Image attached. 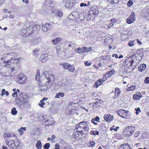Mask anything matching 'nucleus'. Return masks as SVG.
<instances>
[{"label": "nucleus", "mask_w": 149, "mask_h": 149, "mask_svg": "<svg viewBox=\"0 0 149 149\" xmlns=\"http://www.w3.org/2000/svg\"><path fill=\"white\" fill-rule=\"evenodd\" d=\"M42 76H45L46 80L45 84L49 87L52 84L55 79L54 76L51 72L45 71L42 74Z\"/></svg>", "instance_id": "f257e3e1"}, {"label": "nucleus", "mask_w": 149, "mask_h": 149, "mask_svg": "<svg viewBox=\"0 0 149 149\" xmlns=\"http://www.w3.org/2000/svg\"><path fill=\"white\" fill-rule=\"evenodd\" d=\"M21 59L20 58L16 59L12 58L6 61H4L3 62V65H5V67H8V66L13 67L14 65H16L17 63H19Z\"/></svg>", "instance_id": "f03ea898"}, {"label": "nucleus", "mask_w": 149, "mask_h": 149, "mask_svg": "<svg viewBox=\"0 0 149 149\" xmlns=\"http://www.w3.org/2000/svg\"><path fill=\"white\" fill-rule=\"evenodd\" d=\"M135 128L133 126H129L127 127L123 132V134L125 137L127 138L134 133Z\"/></svg>", "instance_id": "7ed1b4c3"}, {"label": "nucleus", "mask_w": 149, "mask_h": 149, "mask_svg": "<svg viewBox=\"0 0 149 149\" xmlns=\"http://www.w3.org/2000/svg\"><path fill=\"white\" fill-rule=\"evenodd\" d=\"M28 78L26 76L22 73L19 74L16 78V81L20 84H24L27 81Z\"/></svg>", "instance_id": "20e7f679"}, {"label": "nucleus", "mask_w": 149, "mask_h": 149, "mask_svg": "<svg viewBox=\"0 0 149 149\" xmlns=\"http://www.w3.org/2000/svg\"><path fill=\"white\" fill-rule=\"evenodd\" d=\"M18 98L19 100L20 104L22 105L23 104H27L29 102L27 95L25 93H22L18 96Z\"/></svg>", "instance_id": "39448f33"}, {"label": "nucleus", "mask_w": 149, "mask_h": 149, "mask_svg": "<svg viewBox=\"0 0 149 149\" xmlns=\"http://www.w3.org/2000/svg\"><path fill=\"white\" fill-rule=\"evenodd\" d=\"M59 64L62 65L64 69L68 70L70 72H73L75 70L74 66L73 65H70L68 63L65 62L61 63Z\"/></svg>", "instance_id": "423d86ee"}, {"label": "nucleus", "mask_w": 149, "mask_h": 149, "mask_svg": "<svg viewBox=\"0 0 149 149\" xmlns=\"http://www.w3.org/2000/svg\"><path fill=\"white\" fill-rule=\"evenodd\" d=\"M118 114L121 117L127 119L130 116V112L123 109H121L117 111Z\"/></svg>", "instance_id": "0eeeda50"}, {"label": "nucleus", "mask_w": 149, "mask_h": 149, "mask_svg": "<svg viewBox=\"0 0 149 149\" xmlns=\"http://www.w3.org/2000/svg\"><path fill=\"white\" fill-rule=\"evenodd\" d=\"M39 25H35L34 24L31 25L30 26H29L27 28L26 32L28 34H31L33 33L35 31H36V28L39 27Z\"/></svg>", "instance_id": "6e6552de"}, {"label": "nucleus", "mask_w": 149, "mask_h": 149, "mask_svg": "<svg viewBox=\"0 0 149 149\" xmlns=\"http://www.w3.org/2000/svg\"><path fill=\"white\" fill-rule=\"evenodd\" d=\"M53 1H51V0H47L45 2L43 6L44 8H46L47 9L46 10H44L47 11H48L47 10H48L51 9L53 6Z\"/></svg>", "instance_id": "1a4fd4ad"}, {"label": "nucleus", "mask_w": 149, "mask_h": 149, "mask_svg": "<svg viewBox=\"0 0 149 149\" xmlns=\"http://www.w3.org/2000/svg\"><path fill=\"white\" fill-rule=\"evenodd\" d=\"M89 125V123L88 121L86 122H82L76 125V128H77V130H78L80 132V133L81 134L82 132L81 129H82L86 125L88 126Z\"/></svg>", "instance_id": "9d476101"}, {"label": "nucleus", "mask_w": 149, "mask_h": 149, "mask_svg": "<svg viewBox=\"0 0 149 149\" xmlns=\"http://www.w3.org/2000/svg\"><path fill=\"white\" fill-rule=\"evenodd\" d=\"M64 3H65V6L66 8H70L77 3L75 0H64Z\"/></svg>", "instance_id": "9b49d317"}, {"label": "nucleus", "mask_w": 149, "mask_h": 149, "mask_svg": "<svg viewBox=\"0 0 149 149\" xmlns=\"http://www.w3.org/2000/svg\"><path fill=\"white\" fill-rule=\"evenodd\" d=\"M21 143L18 139L9 144V148H11L13 149H16L21 146Z\"/></svg>", "instance_id": "f8f14e48"}, {"label": "nucleus", "mask_w": 149, "mask_h": 149, "mask_svg": "<svg viewBox=\"0 0 149 149\" xmlns=\"http://www.w3.org/2000/svg\"><path fill=\"white\" fill-rule=\"evenodd\" d=\"M18 139L15 135L13 134H10L8 137V139H6L7 145L9 146V144L13 142L14 141Z\"/></svg>", "instance_id": "ddd939ff"}, {"label": "nucleus", "mask_w": 149, "mask_h": 149, "mask_svg": "<svg viewBox=\"0 0 149 149\" xmlns=\"http://www.w3.org/2000/svg\"><path fill=\"white\" fill-rule=\"evenodd\" d=\"M135 20V16L134 13L132 12L130 16L127 19V22L129 24H130L133 22Z\"/></svg>", "instance_id": "4468645a"}, {"label": "nucleus", "mask_w": 149, "mask_h": 149, "mask_svg": "<svg viewBox=\"0 0 149 149\" xmlns=\"http://www.w3.org/2000/svg\"><path fill=\"white\" fill-rule=\"evenodd\" d=\"M52 27V25L49 24H46L43 25L42 27L43 31L45 32L49 31L51 29Z\"/></svg>", "instance_id": "2eb2a0df"}, {"label": "nucleus", "mask_w": 149, "mask_h": 149, "mask_svg": "<svg viewBox=\"0 0 149 149\" xmlns=\"http://www.w3.org/2000/svg\"><path fill=\"white\" fill-rule=\"evenodd\" d=\"M133 56V55H132V56L131 57L130 56L129 58L128 59H126V63L127 62H129L130 63L129 66H131V67L132 66L133 68H134L135 67V66H136L137 65L136 64H133V63L134 62V60H130L132 58Z\"/></svg>", "instance_id": "dca6fc26"}, {"label": "nucleus", "mask_w": 149, "mask_h": 149, "mask_svg": "<svg viewBox=\"0 0 149 149\" xmlns=\"http://www.w3.org/2000/svg\"><path fill=\"white\" fill-rule=\"evenodd\" d=\"M48 54L47 53L41 54L39 60L43 62H45L48 59Z\"/></svg>", "instance_id": "f3484780"}, {"label": "nucleus", "mask_w": 149, "mask_h": 149, "mask_svg": "<svg viewBox=\"0 0 149 149\" xmlns=\"http://www.w3.org/2000/svg\"><path fill=\"white\" fill-rule=\"evenodd\" d=\"M8 70H7L6 73H7L8 75V76H10V74H12L13 72L15 70H16L17 69L15 67L13 66L12 67L8 66Z\"/></svg>", "instance_id": "a211bd4d"}, {"label": "nucleus", "mask_w": 149, "mask_h": 149, "mask_svg": "<svg viewBox=\"0 0 149 149\" xmlns=\"http://www.w3.org/2000/svg\"><path fill=\"white\" fill-rule=\"evenodd\" d=\"M39 89L42 91H47L49 87L48 85H41L40 84L39 85Z\"/></svg>", "instance_id": "6ab92c4d"}, {"label": "nucleus", "mask_w": 149, "mask_h": 149, "mask_svg": "<svg viewBox=\"0 0 149 149\" xmlns=\"http://www.w3.org/2000/svg\"><path fill=\"white\" fill-rule=\"evenodd\" d=\"M115 71L113 70H112L111 71H109L105 75H103V78L105 77V80H106L107 79L111 77L113 74L114 73Z\"/></svg>", "instance_id": "aec40b11"}, {"label": "nucleus", "mask_w": 149, "mask_h": 149, "mask_svg": "<svg viewBox=\"0 0 149 149\" xmlns=\"http://www.w3.org/2000/svg\"><path fill=\"white\" fill-rule=\"evenodd\" d=\"M104 120L107 121L109 122L113 120V117L112 115L109 114H107L104 117Z\"/></svg>", "instance_id": "412c9836"}, {"label": "nucleus", "mask_w": 149, "mask_h": 149, "mask_svg": "<svg viewBox=\"0 0 149 149\" xmlns=\"http://www.w3.org/2000/svg\"><path fill=\"white\" fill-rule=\"evenodd\" d=\"M79 133L80 134V132L77 130V128H76V129L74 130L73 134L74 137L76 139L79 137Z\"/></svg>", "instance_id": "4be33fe9"}, {"label": "nucleus", "mask_w": 149, "mask_h": 149, "mask_svg": "<svg viewBox=\"0 0 149 149\" xmlns=\"http://www.w3.org/2000/svg\"><path fill=\"white\" fill-rule=\"evenodd\" d=\"M120 92L119 88H115V95L113 97L115 99H116L117 97L120 94Z\"/></svg>", "instance_id": "5701e85b"}, {"label": "nucleus", "mask_w": 149, "mask_h": 149, "mask_svg": "<svg viewBox=\"0 0 149 149\" xmlns=\"http://www.w3.org/2000/svg\"><path fill=\"white\" fill-rule=\"evenodd\" d=\"M61 40V38H56L52 40V42L54 45H56L60 42Z\"/></svg>", "instance_id": "b1692460"}, {"label": "nucleus", "mask_w": 149, "mask_h": 149, "mask_svg": "<svg viewBox=\"0 0 149 149\" xmlns=\"http://www.w3.org/2000/svg\"><path fill=\"white\" fill-rule=\"evenodd\" d=\"M119 149H130V146L128 144H124L121 145Z\"/></svg>", "instance_id": "393cba45"}, {"label": "nucleus", "mask_w": 149, "mask_h": 149, "mask_svg": "<svg viewBox=\"0 0 149 149\" xmlns=\"http://www.w3.org/2000/svg\"><path fill=\"white\" fill-rule=\"evenodd\" d=\"M65 94L64 93L59 92L56 93L55 97L56 98H60L61 97H63Z\"/></svg>", "instance_id": "a878e982"}, {"label": "nucleus", "mask_w": 149, "mask_h": 149, "mask_svg": "<svg viewBox=\"0 0 149 149\" xmlns=\"http://www.w3.org/2000/svg\"><path fill=\"white\" fill-rule=\"evenodd\" d=\"M43 76H42V74L40 76V71L38 70L37 72V74L36 76V79L37 81H38L39 78L42 79Z\"/></svg>", "instance_id": "bb28decb"}, {"label": "nucleus", "mask_w": 149, "mask_h": 149, "mask_svg": "<svg viewBox=\"0 0 149 149\" xmlns=\"http://www.w3.org/2000/svg\"><path fill=\"white\" fill-rule=\"evenodd\" d=\"M146 67V65L145 64H143L140 65L138 67V69L141 72L145 69Z\"/></svg>", "instance_id": "cd10ccee"}, {"label": "nucleus", "mask_w": 149, "mask_h": 149, "mask_svg": "<svg viewBox=\"0 0 149 149\" xmlns=\"http://www.w3.org/2000/svg\"><path fill=\"white\" fill-rule=\"evenodd\" d=\"M75 51L76 52L79 53H82L84 52V49H83V47L81 48L79 47L75 49Z\"/></svg>", "instance_id": "c85d7f7f"}, {"label": "nucleus", "mask_w": 149, "mask_h": 149, "mask_svg": "<svg viewBox=\"0 0 149 149\" xmlns=\"http://www.w3.org/2000/svg\"><path fill=\"white\" fill-rule=\"evenodd\" d=\"M26 127H22L20 129H18V131L19 132L20 134L22 135L23 134L24 131H26Z\"/></svg>", "instance_id": "c756f323"}, {"label": "nucleus", "mask_w": 149, "mask_h": 149, "mask_svg": "<svg viewBox=\"0 0 149 149\" xmlns=\"http://www.w3.org/2000/svg\"><path fill=\"white\" fill-rule=\"evenodd\" d=\"M36 147L38 149L41 148L42 147V143L40 140H38L37 141V143L36 144Z\"/></svg>", "instance_id": "7c9ffc66"}, {"label": "nucleus", "mask_w": 149, "mask_h": 149, "mask_svg": "<svg viewBox=\"0 0 149 149\" xmlns=\"http://www.w3.org/2000/svg\"><path fill=\"white\" fill-rule=\"evenodd\" d=\"M55 15L56 16H58L59 17H61L63 15V14L62 12L60 10H57L55 12Z\"/></svg>", "instance_id": "2f4dec72"}, {"label": "nucleus", "mask_w": 149, "mask_h": 149, "mask_svg": "<svg viewBox=\"0 0 149 149\" xmlns=\"http://www.w3.org/2000/svg\"><path fill=\"white\" fill-rule=\"evenodd\" d=\"M40 50V49L38 48H36L33 51V54L34 56H37L38 54V53Z\"/></svg>", "instance_id": "473e14b6"}, {"label": "nucleus", "mask_w": 149, "mask_h": 149, "mask_svg": "<svg viewBox=\"0 0 149 149\" xmlns=\"http://www.w3.org/2000/svg\"><path fill=\"white\" fill-rule=\"evenodd\" d=\"M5 94H6V96H8L9 94V92L8 91H6L5 89H3L1 91V95L2 96Z\"/></svg>", "instance_id": "72a5a7b5"}, {"label": "nucleus", "mask_w": 149, "mask_h": 149, "mask_svg": "<svg viewBox=\"0 0 149 149\" xmlns=\"http://www.w3.org/2000/svg\"><path fill=\"white\" fill-rule=\"evenodd\" d=\"M83 49H84V52H89L92 50V48L91 47H83Z\"/></svg>", "instance_id": "f704fd0d"}, {"label": "nucleus", "mask_w": 149, "mask_h": 149, "mask_svg": "<svg viewBox=\"0 0 149 149\" xmlns=\"http://www.w3.org/2000/svg\"><path fill=\"white\" fill-rule=\"evenodd\" d=\"M82 129L85 131L86 132V133L88 132L90 130L88 125L87 126L86 125L85 126H84Z\"/></svg>", "instance_id": "c9c22d12"}, {"label": "nucleus", "mask_w": 149, "mask_h": 149, "mask_svg": "<svg viewBox=\"0 0 149 149\" xmlns=\"http://www.w3.org/2000/svg\"><path fill=\"white\" fill-rule=\"evenodd\" d=\"M17 113V111L16 110V108L15 107L13 108L11 110V114L13 115H15Z\"/></svg>", "instance_id": "e433bc0d"}, {"label": "nucleus", "mask_w": 149, "mask_h": 149, "mask_svg": "<svg viewBox=\"0 0 149 149\" xmlns=\"http://www.w3.org/2000/svg\"><path fill=\"white\" fill-rule=\"evenodd\" d=\"M136 88V86L134 85H132L129 88H128L127 89V91H132L134 90Z\"/></svg>", "instance_id": "4c0bfd02"}, {"label": "nucleus", "mask_w": 149, "mask_h": 149, "mask_svg": "<svg viewBox=\"0 0 149 149\" xmlns=\"http://www.w3.org/2000/svg\"><path fill=\"white\" fill-rule=\"evenodd\" d=\"M111 3L112 4H113L114 3H120L121 1V0H111Z\"/></svg>", "instance_id": "58836bf2"}, {"label": "nucleus", "mask_w": 149, "mask_h": 149, "mask_svg": "<svg viewBox=\"0 0 149 149\" xmlns=\"http://www.w3.org/2000/svg\"><path fill=\"white\" fill-rule=\"evenodd\" d=\"M134 40H130L128 43V45L130 47L134 46Z\"/></svg>", "instance_id": "ea45409f"}, {"label": "nucleus", "mask_w": 149, "mask_h": 149, "mask_svg": "<svg viewBox=\"0 0 149 149\" xmlns=\"http://www.w3.org/2000/svg\"><path fill=\"white\" fill-rule=\"evenodd\" d=\"M141 97L139 96H137V95H134L133 96V98L134 100H137L140 99Z\"/></svg>", "instance_id": "a19ab883"}, {"label": "nucleus", "mask_w": 149, "mask_h": 149, "mask_svg": "<svg viewBox=\"0 0 149 149\" xmlns=\"http://www.w3.org/2000/svg\"><path fill=\"white\" fill-rule=\"evenodd\" d=\"M50 145L49 143H46L43 146L44 149H49L50 147Z\"/></svg>", "instance_id": "79ce46f5"}, {"label": "nucleus", "mask_w": 149, "mask_h": 149, "mask_svg": "<svg viewBox=\"0 0 149 149\" xmlns=\"http://www.w3.org/2000/svg\"><path fill=\"white\" fill-rule=\"evenodd\" d=\"M101 85V84L99 83V81H96L95 83V85H94V86L95 88H97Z\"/></svg>", "instance_id": "37998d69"}, {"label": "nucleus", "mask_w": 149, "mask_h": 149, "mask_svg": "<svg viewBox=\"0 0 149 149\" xmlns=\"http://www.w3.org/2000/svg\"><path fill=\"white\" fill-rule=\"evenodd\" d=\"M45 104V103L44 101H42V100H41L39 104V106L41 107H44V105Z\"/></svg>", "instance_id": "c03bdc74"}, {"label": "nucleus", "mask_w": 149, "mask_h": 149, "mask_svg": "<svg viewBox=\"0 0 149 149\" xmlns=\"http://www.w3.org/2000/svg\"><path fill=\"white\" fill-rule=\"evenodd\" d=\"M90 133L91 134L98 135L99 134V132L97 131H92L90 132Z\"/></svg>", "instance_id": "a18cd8bd"}, {"label": "nucleus", "mask_w": 149, "mask_h": 149, "mask_svg": "<svg viewBox=\"0 0 149 149\" xmlns=\"http://www.w3.org/2000/svg\"><path fill=\"white\" fill-rule=\"evenodd\" d=\"M47 123H48V125H51L54 124L55 121L53 120H51L48 121Z\"/></svg>", "instance_id": "49530a36"}, {"label": "nucleus", "mask_w": 149, "mask_h": 149, "mask_svg": "<svg viewBox=\"0 0 149 149\" xmlns=\"http://www.w3.org/2000/svg\"><path fill=\"white\" fill-rule=\"evenodd\" d=\"M103 79H101L100 80H99L98 81L99 83H100V84H102L103 83V82H104L106 80H105V77L104 78H103Z\"/></svg>", "instance_id": "de8ad7c7"}, {"label": "nucleus", "mask_w": 149, "mask_h": 149, "mask_svg": "<svg viewBox=\"0 0 149 149\" xmlns=\"http://www.w3.org/2000/svg\"><path fill=\"white\" fill-rule=\"evenodd\" d=\"M84 64L86 66H90L91 65L92 63L91 62L88 63V61H85Z\"/></svg>", "instance_id": "09e8293b"}, {"label": "nucleus", "mask_w": 149, "mask_h": 149, "mask_svg": "<svg viewBox=\"0 0 149 149\" xmlns=\"http://www.w3.org/2000/svg\"><path fill=\"white\" fill-rule=\"evenodd\" d=\"M144 82L146 84L149 83V77H146L145 79Z\"/></svg>", "instance_id": "8fccbe9b"}, {"label": "nucleus", "mask_w": 149, "mask_h": 149, "mask_svg": "<svg viewBox=\"0 0 149 149\" xmlns=\"http://www.w3.org/2000/svg\"><path fill=\"white\" fill-rule=\"evenodd\" d=\"M132 2L130 1L129 0L128 2L127 5L129 7H130L132 5Z\"/></svg>", "instance_id": "3c124183"}, {"label": "nucleus", "mask_w": 149, "mask_h": 149, "mask_svg": "<svg viewBox=\"0 0 149 149\" xmlns=\"http://www.w3.org/2000/svg\"><path fill=\"white\" fill-rule=\"evenodd\" d=\"M140 134V132L139 131L136 132L134 134V136L135 137H138Z\"/></svg>", "instance_id": "603ef678"}, {"label": "nucleus", "mask_w": 149, "mask_h": 149, "mask_svg": "<svg viewBox=\"0 0 149 149\" xmlns=\"http://www.w3.org/2000/svg\"><path fill=\"white\" fill-rule=\"evenodd\" d=\"M135 110H136V114H139V111H140V109L139 107L138 108L136 109H135Z\"/></svg>", "instance_id": "864d4df0"}, {"label": "nucleus", "mask_w": 149, "mask_h": 149, "mask_svg": "<svg viewBox=\"0 0 149 149\" xmlns=\"http://www.w3.org/2000/svg\"><path fill=\"white\" fill-rule=\"evenodd\" d=\"M110 22L111 23H114L116 22V20L114 19H111L110 20Z\"/></svg>", "instance_id": "5fc2aeb1"}, {"label": "nucleus", "mask_w": 149, "mask_h": 149, "mask_svg": "<svg viewBox=\"0 0 149 149\" xmlns=\"http://www.w3.org/2000/svg\"><path fill=\"white\" fill-rule=\"evenodd\" d=\"M113 24L112 23L109 24L107 26V28L108 29H110L111 27H112L113 26Z\"/></svg>", "instance_id": "6e6d98bb"}, {"label": "nucleus", "mask_w": 149, "mask_h": 149, "mask_svg": "<svg viewBox=\"0 0 149 149\" xmlns=\"http://www.w3.org/2000/svg\"><path fill=\"white\" fill-rule=\"evenodd\" d=\"M55 148L54 149H59V145L58 143L56 144L55 145Z\"/></svg>", "instance_id": "4d7b16f0"}, {"label": "nucleus", "mask_w": 149, "mask_h": 149, "mask_svg": "<svg viewBox=\"0 0 149 149\" xmlns=\"http://www.w3.org/2000/svg\"><path fill=\"white\" fill-rule=\"evenodd\" d=\"M12 95L13 97H15L17 95V92H15L12 94Z\"/></svg>", "instance_id": "13d9d810"}, {"label": "nucleus", "mask_w": 149, "mask_h": 149, "mask_svg": "<svg viewBox=\"0 0 149 149\" xmlns=\"http://www.w3.org/2000/svg\"><path fill=\"white\" fill-rule=\"evenodd\" d=\"M80 6L81 7H83L84 6H86V3H81L80 4Z\"/></svg>", "instance_id": "bf43d9fd"}, {"label": "nucleus", "mask_w": 149, "mask_h": 149, "mask_svg": "<svg viewBox=\"0 0 149 149\" xmlns=\"http://www.w3.org/2000/svg\"><path fill=\"white\" fill-rule=\"evenodd\" d=\"M95 143L93 141H91L90 142V145L92 147L93 146L95 145Z\"/></svg>", "instance_id": "052dcab7"}, {"label": "nucleus", "mask_w": 149, "mask_h": 149, "mask_svg": "<svg viewBox=\"0 0 149 149\" xmlns=\"http://www.w3.org/2000/svg\"><path fill=\"white\" fill-rule=\"evenodd\" d=\"M135 95H137V96H140V97H142V95H141V93L139 92H137L136 94Z\"/></svg>", "instance_id": "680f3d73"}, {"label": "nucleus", "mask_w": 149, "mask_h": 149, "mask_svg": "<svg viewBox=\"0 0 149 149\" xmlns=\"http://www.w3.org/2000/svg\"><path fill=\"white\" fill-rule=\"evenodd\" d=\"M112 56L113 57H115L116 58H118V56L117 54H113L112 55Z\"/></svg>", "instance_id": "e2e57ef3"}, {"label": "nucleus", "mask_w": 149, "mask_h": 149, "mask_svg": "<svg viewBox=\"0 0 149 149\" xmlns=\"http://www.w3.org/2000/svg\"><path fill=\"white\" fill-rule=\"evenodd\" d=\"M95 120L94 119H92L91 120V122L92 123H93L95 125H96L97 124L96 123H95Z\"/></svg>", "instance_id": "0e129e2a"}, {"label": "nucleus", "mask_w": 149, "mask_h": 149, "mask_svg": "<svg viewBox=\"0 0 149 149\" xmlns=\"http://www.w3.org/2000/svg\"><path fill=\"white\" fill-rule=\"evenodd\" d=\"M9 17L11 18H13L15 17V15H9Z\"/></svg>", "instance_id": "69168bd1"}, {"label": "nucleus", "mask_w": 149, "mask_h": 149, "mask_svg": "<svg viewBox=\"0 0 149 149\" xmlns=\"http://www.w3.org/2000/svg\"><path fill=\"white\" fill-rule=\"evenodd\" d=\"M48 100L47 98L46 97H44L43 98L42 100V101L44 102V101L45 100Z\"/></svg>", "instance_id": "338daca9"}, {"label": "nucleus", "mask_w": 149, "mask_h": 149, "mask_svg": "<svg viewBox=\"0 0 149 149\" xmlns=\"http://www.w3.org/2000/svg\"><path fill=\"white\" fill-rule=\"evenodd\" d=\"M94 119L95 121H98V120L100 119V118L98 116H97L96 117L95 119Z\"/></svg>", "instance_id": "774afa93"}]
</instances>
